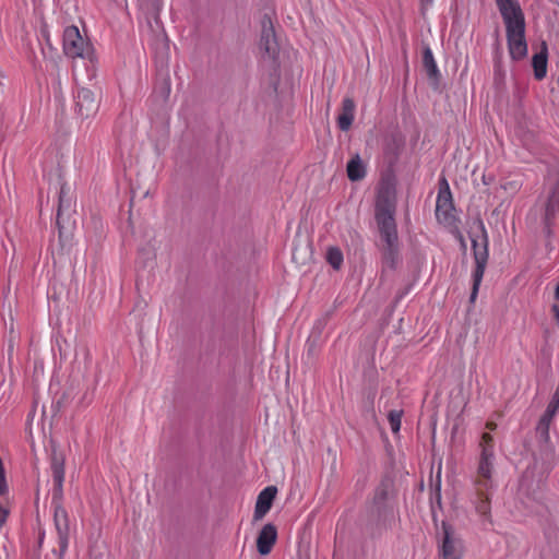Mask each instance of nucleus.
Instances as JSON below:
<instances>
[{"mask_svg": "<svg viewBox=\"0 0 559 559\" xmlns=\"http://www.w3.org/2000/svg\"><path fill=\"white\" fill-rule=\"evenodd\" d=\"M548 63V47L547 43L543 41L540 45V51L535 53L532 58V67L534 70V76L537 81H542L547 74Z\"/></svg>", "mask_w": 559, "mask_h": 559, "instance_id": "obj_14", "label": "nucleus"}, {"mask_svg": "<svg viewBox=\"0 0 559 559\" xmlns=\"http://www.w3.org/2000/svg\"><path fill=\"white\" fill-rule=\"evenodd\" d=\"M551 421H552V419L542 416L537 424L536 433H537L539 440H542L543 442L547 443L550 440L549 428H550Z\"/></svg>", "mask_w": 559, "mask_h": 559, "instance_id": "obj_19", "label": "nucleus"}, {"mask_svg": "<svg viewBox=\"0 0 559 559\" xmlns=\"http://www.w3.org/2000/svg\"><path fill=\"white\" fill-rule=\"evenodd\" d=\"M326 260L333 269L338 270L343 264V253L338 248L331 247L326 252Z\"/></svg>", "mask_w": 559, "mask_h": 559, "instance_id": "obj_20", "label": "nucleus"}, {"mask_svg": "<svg viewBox=\"0 0 559 559\" xmlns=\"http://www.w3.org/2000/svg\"><path fill=\"white\" fill-rule=\"evenodd\" d=\"M388 498V490L384 486L379 487L374 492V503L381 504Z\"/></svg>", "mask_w": 559, "mask_h": 559, "instance_id": "obj_23", "label": "nucleus"}, {"mask_svg": "<svg viewBox=\"0 0 559 559\" xmlns=\"http://www.w3.org/2000/svg\"><path fill=\"white\" fill-rule=\"evenodd\" d=\"M277 531L273 524H266L262 527L257 539V548L260 555H269L276 543Z\"/></svg>", "mask_w": 559, "mask_h": 559, "instance_id": "obj_12", "label": "nucleus"}, {"mask_svg": "<svg viewBox=\"0 0 559 559\" xmlns=\"http://www.w3.org/2000/svg\"><path fill=\"white\" fill-rule=\"evenodd\" d=\"M443 538L440 548L441 559H462L463 557V543L460 538L455 537L450 527L443 523Z\"/></svg>", "mask_w": 559, "mask_h": 559, "instance_id": "obj_8", "label": "nucleus"}, {"mask_svg": "<svg viewBox=\"0 0 559 559\" xmlns=\"http://www.w3.org/2000/svg\"><path fill=\"white\" fill-rule=\"evenodd\" d=\"M552 403L559 404V383L551 399Z\"/></svg>", "mask_w": 559, "mask_h": 559, "instance_id": "obj_26", "label": "nucleus"}, {"mask_svg": "<svg viewBox=\"0 0 559 559\" xmlns=\"http://www.w3.org/2000/svg\"><path fill=\"white\" fill-rule=\"evenodd\" d=\"M474 487L476 492V510L481 515H488L490 513V495L492 489V479L489 478V485L486 489L481 490L477 487L476 479L474 480Z\"/></svg>", "mask_w": 559, "mask_h": 559, "instance_id": "obj_15", "label": "nucleus"}, {"mask_svg": "<svg viewBox=\"0 0 559 559\" xmlns=\"http://www.w3.org/2000/svg\"><path fill=\"white\" fill-rule=\"evenodd\" d=\"M90 50V44L85 40L76 26H68L63 32V51L70 58H83Z\"/></svg>", "mask_w": 559, "mask_h": 559, "instance_id": "obj_6", "label": "nucleus"}, {"mask_svg": "<svg viewBox=\"0 0 559 559\" xmlns=\"http://www.w3.org/2000/svg\"><path fill=\"white\" fill-rule=\"evenodd\" d=\"M423 61L429 76H435L438 73V67L429 48L425 50Z\"/></svg>", "mask_w": 559, "mask_h": 559, "instance_id": "obj_21", "label": "nucleus"}, {"mask_svg": "<svg viewBox=\"0 0 559 559\" xmlns=\"http://www.w3.org/2000/svg\"><path fill=\"white\" fill-rule=\"evenodd\" d=\"M396 198L390 187L381 188L376 200V222L381 240L384 242L386 259L393 261L399 250V237L395 223Z\"/></svg>", "mask_w": 559, "mask_h": 559, "instance_id": "obj_1", "label": "nucleus"}, {"mask_svg": "<svg viewBox=\"0 0 559 559\" xmlns=\"http://www.w3.org/2000/svg\"><path fill=\"white\" fill-rule=\"evenodd\" d=\"M259 47L264 51L265 56L270 60L274 62L276 61L280 52V46L275 37L273 22L267 15H264L261 20V36Z\"/></svg>", "mask_w": 559, "mask_h": 559, "instance_id": "obj_7", "label": "nucleus"}, {"mask_svg": "<svg viewBox=\"0 0 559 559\" xmlns=\"http://www.w3.org/2000/svg\"><path fill=\"white\" fill-rule=\"evenodd\" d=\"M140 10L147 16L157 20L162 10L160 0H138Z\"/></svg>", "mask_w": 559, "mask_h": 559, "instance_id": "obj_18", "label": "nucleus"}, {"mask_svg": "<svg viewBox=\"0 0 559 559\" xmlns=\"http://www.w3.org/2000/svg\"><path fill=\"white\" fill-rule=\"evenodd\" d=\"M347 177L350 181H359L366 176V168L359 155L349 159L346 167Z\"/></svg>", "mask_w": 559, "mask_h": 559, "instance_id": "obj_16", "label": "nucleus"}, {"mask_svg": "<svg viewBox=\"0 0 559 559\" xmlns=\"http://www.w3.org/2000/svg\"><path fill=\"white\" fill-rule=\"evenodd\" d=\"M356 105L350 97H345L342 102L341 112L337 116V127L342 131L350 129L355 119Z\"/></svg>", "mask_w": 559, "mask_h": 559, "instance_id": "obj_13", "label": "nucleus"}, {"mask_svg": "<svg viewBox=\"0 0 559 559\" xmlns=\"http://www.w3.org/2000/svg\"><path fill=\"white\" fill-rule=\"evenodd\" d=\"M558 411H559V404L552 403L550 401L549 404L547 405V408H546L545 413L543 414V416L554 419V417L556 416Z\"/></svg>", "mask_w": 559, "mask_h": 559, "instance_id": "obj_24", "label": "nucleus"}, {"mask_svg": "<svg viewBox=\"0 0 559 559\" xmlns=\"http://www.w3.org/2000/svg\"><path fill=\"white\" fill-rule=\"evenodd\" d=\"M44 537H45V534L43 533V534L39 536V546L43 544Z\"/></svg>", "mask_w": 559, "mask_h": 559, "instance_id": "obj_29", "label": "nucleus"}, {"mask_svg": "<svg viewBox=\"0 0 559 559\" xmlns=\"http://www.w3.org/2000/svg\"><path fill=\"white\" fill-rule=\"evenodd\" d=\"M555 299L557 301H559V282H558V285L556 286V289H555Z\"/></svg>", "mask_w": 559, "mask_h": 559, "instance_id": "obj_28", "label": "nucleus"}, {"mask_svg": "<svg viewBox=\"0 0 559 559\" xmlns=\"http://www.w3.org/2000/svg\"><path fill=\"white\" fill-rule=\"evenodd\" d=\"M276 493L277 488L275 486H267L259 493L254 508V520H261L265 516L272 508Z\"/></svg>", "mask_w": 559, "mask_h": 559, "instance_id": "obj_11", "label": "nucleus"}, {"mask_svg": "<svg viewBox=\"0 0 559 559\" xmlns=\"http://www.w3.org/2000/svg\"><path fill=\"white\" fill-rule=\"evenodd\" d=\"M70 206L71 200L69 197V188L66 185H63L59 192V205L57 212V225L60 230L64 228L63 215L66 211L70 210Z\"/></svg>", "mask_w": 559, "mask_h": 559, "instance_id": "obj_17", "label": "nucleus"}, {"mask_svg": "<svg viewBox=\"0 0 559 559\" xmlns=\"http://www.w3.org/2000/svg\"><path fill=\"white\" fill-rule=\"evenodd\" d=\"M480 457L476 473V484L481 490L489 485V478L493 471V438L489 432H484L480 440Z\"/></svg>", "mask_w": 559, "mask_h": 559, "instance_id": "obj_5", "label": "nucleus"}, {"mask_svg": "<svg viewBox=\"0 0 559 559\" xmlns=\"http://www.w3.org/2000/svg\"><path fill=\"white\" fill-rule=\"evenodd\" d=\"M453 210L452 194L447 180L443 178L436 201V215L438 218H447Z\"/></svg>", "mask_w": 559, "mask_h": 559, "instance_id": "obj_10", "label": "nucleus"}, {"mask_svg": "<svg viewBox=\"0 0 559 559\" xmlns=\"http://www.w3.org/2000/svg\"><path fill=\"white\" fill-rule=\"evenodd\" d=\"M9 513L10 512L5 507L0 506V528L5 524Z\"/></svg>", "mask_w": 559, "mask_h": 559, "instance_id": "obj_25", "label": "nucleus"}, {"mask_svg": "<svg viewBox=\"0 0 559 559\" xmlns=\"http://www.w3.org/2000/svg\"><path fill=\"white\" fill-rule=\"evenodd\" d=\"M98 110V100L88 88H79L75 95V111L81 118H90Z\"/></svg>", "mask_w": 559, "mask_h": 559, "instance_id": "obj_9", "label": "nucleus"}, {"mask_svg": "<svg viewBox=\"0 0 559 559\" xmlns=\"http://www.w3.org/2000/svg\"><path fill=\"white\" fill-rule=\"evenodd\" d=\"M486 428L489 429V430H496L497 424L493 423V421H487Z\"/></svg>", "mask_w": 559, "mask_h": 559, "instance_id": "obj_27", "label": "nucleus"}, {"mask_svg": "<svg viewBox=\"0 0 559 559\" xmlns=\"http://www.w3.org/2000/svg\"><path fill=\"white\" fill-rule=\"evenodd\" d=\"M51 476L53 481V524L57 533V542L59 545V559H63L70 539V524L67 510L56 498L62 495V487L64 481V459L60 454H53L51 457Z\"/></svg>", "mask_w": 559, "mask_h": 559, "instance_id": "obj_3", "label": "nucleus"}, {"mask_svg": "<svg viewBox=\"0 0 559 559\" xmlns=\"http://www.w3.org/2000/svg\"><path fill=\"white\" fill-rule=\"evenodd\" d=\"M506 26L510 57L522 60L527 56L525 16L518 0H495Z\"/></svg>", "mask_w": 559, "mask_h": 559, "instance_id": "obj_2", "label": "nucleus"}, {"mask_svg": "<svg viewBox=\"0 0 559 559\" xmlns=\"http://www.w3.org/2000/svg\"><path fill=\"white\" fill-rule=\"evenodd\" d=\"M402 411H391L388 415V420L391 427L392 432L397 433L401 429L402 424Z\"/></svg>", "mask_w": 559, "mask_h": 559, "instance_id": "obj_22", "label": "nucleus"}, {"mask_svg": "<svg viewBox=\"0 0 559 559\" xmlns=\"http://www.w3.org/2000/svg\"><path fill=\"white\" fill-rule=\"evenodd\" d=\"M473 255L475 260V270L473 272V287L469 296L471 302H475L479 286L481 284L486 265L488 262V235L483 222H479L476 229L471 233Z\"/></svg>", "mask_w": 559, "mask_h": 559, "instance_id": "obj_4", "label": "nucleus"}]
</instances>
